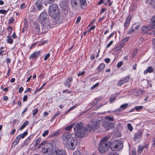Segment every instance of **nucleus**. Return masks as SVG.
<instances>
[{"instance_id": "1", "label": "nucleus", "mask_w": 155, "mask_h": 155, "mask_svg": "<svg viewBox=\"0 0 155 155\" xmlns=\"http://www.w3.org/2000/svg\"><path fill=\"white\" fill-rule=\"evenodd\" d=\"M48 13L50 16L54 18L52 25L56 26L62 22L60 12L57 4L54 3L51 5L49 7Z\"/></svg>"}, {"instance_id": "2", "label": "nucleus", "mask_w": 155, "mask_h": 155, "mask_svg": "<svg viewBox=\"0 0 155 155\" xmlns=\"http://www.w3.org/2000/svg\"><path fill=\"white\" fill-rule=\"evenodd\" d=\"M62 138L66 142L65 146L69 150L74 149L77 145V140L76 138L71 137L68 134H63Z\"/></svg>"}, {"instance_id": "3", "label": "nucleus", "mask_w": 155, "mask_h": 155, "mask_svg": "<svg viewBox=\"0 0 155 155\" xmlns=\"http://www.w3.org/2000/svg\"><path fill=\"white\" fill-rule=\"evenodd\" d=\"M76 131L75 135L78 137L81 138L84 137L86 135L89 131L88 127H84L82 122H79L76 124L74 128Z\"/></svg>"}, {"instance_id": "4", "label": "nucleus", "mask_w": 155, "mask_h": 155, "mask_svg": "<svg viewBox=\"0 0 155 155\" xmlns=\"http://www.w3.org/2000/svg\"><path fill=\"white\" fill-rule=\"evenodd\" d=\"M48 16L47 12L45 11L42 12L40 15L38 19L39 22L44 28L48 29L54 27V25H52L49 23Z\"/></svg>"}, {"instance_id": "5", "label": "nucleus", "mask_w": 155, "mask_h": 155, "mask_svg": "<svg viewBox=\"0 0 155 155\" xmlns=\"http://www.w3.org/2000/svg\"><path fill=\"white\" fill-rule=\"evenodd\" d=\"M42 145V152L43 154L45 155H52L54 150L51 144L42 142L39 145V148H41Z\"/></svg>"}, {"instance_id": "6", "label": "nucleus", "mask_w": 155, "mask_h": 155, "mask_svg": "<svg viewBox=\"0 0 155 155\" xmlns=\"http://www.w3.org/2000/svg\"><path fill=\"white\" fill-rule=\"evenodd\" d=\"M110 144L111 150L114 151H119L122 149L123 147L122 141L118 140H113Z\"/></svg>"}, {"instance_id": "7", "label": "nucleus", "mask_w": 155, "mask_h": 155, "mask_svg": "<svg viewBox=\"0 0 155 155\" xmlns=\"http://www.w3.org/2000/svg\"><path fill=\"white\" fill-rule=\"evenodd\" d=\"M110 148V142L107 141V142H100L99 150L101 153H104Z\"/></svg>"}, {"instance_id": "8", "label": "nucleus", "mask_w": 155, "mask_h": 155, "mask_svg": "<svg viewBox=\"0 0 155 155\" xmlns=\"http://www.w3.org/2000/svg\"><path fill=\"white\" fill-rule=\"evenodd\" d=\"M104 125L108 127H111L114 125L115 123L113 117L107 116L104 119Z\"/></svg>"}, {"instance_id": "9", "label": "nucleus", "mask_w": 155, "mask_h": 155, "mask_svg": "<svg viewBox=\"0 0 155 155\" xmlns=\"http://www.w3.org/2000/svg\"><path fill=\"white\" fill-rule=\"evenodd\" d=\"M53 155H67L66 151L64 149H59L56 148L54 150Z\"/></svg>"}, {"instance_id": "10", "label": "nucleus", "mask_w": 155, "mask_h": 155, "mask_svg": "<svg viewBox=\"0 0 155 155\" xmlns=\"http://www.w3.org/2000/svg\"><path fill=\"white\" fill-rule=\"evenodd\" d=\"M87 127H89V131H91L94 129H96L98 127L97 123L95 121L92 122L91 124L88 125Z\"/></svg>"}, {"instance_id": "11", "label": "nucleus", "mask_w": 155, "mask_h": 155, "mask_svg": "<svg viewBox=\"0 0 155 155\" xmlns=\"http://www.w3.org/2000/svg\"><path fill=\"white\" fill-rule=\"evenodd\" d=\"M129 77L128 76H127L125 78H122V79L119 80L117 83V85L118 86H121L123 84L127 82L128 81Z\"/></svg>"}, {"instance_id": "12", "label": "nucleus", "mask_w": 155, "mask_h": 155, "mask_svg": "<svg viewBox=\"0 0 155 155\" xmlns=\"http://www.w3.org/2000/svg\"><path fill=\"white\" fill-rule=\"evenodd\" d=\"M73 81V78L71 77H69L65 80L64 83V85L68 88H69L71 84V82Z\"/></svg>"}, {"instance_id": "13", "label": "nucleus", "mask_w": 155, "mask_h": 155, "mask_svg": "<svg viewBox=\"0 0 155 155\" xmlns=\"http://www.w3.org/2000/svg\"><path fill=\"white\" fill-rule=\"evenodd\" d=\"M153 28V27L152 26L143 25L141 28V31L143 33H145L148 31L151 30Z\"/></svg>"}, {"instance_id": "14", "label": "nucleus", "mask_w": 155, "mask_h": 155, "mask_svg": "<svg viewBox=\"0 0 155 155\" xmlns=\"http://www.w3.org/2000/svg\"><path fill=\"white\" fill-rule=\"evenodd\" d=\"M40 54V51L35 52L30 55L29 58L30 59H35L39 57Z\"/></svg>"}, {"instance_id": "15", "label": "nucleus", "mask_w": 155, "mask_h": 155, "mask_svg": "<svg viewBox=\"0 0 155 155\" xmlns=\"http://www.w3.org/2000/svg\"><path fill=\"white\" fill-rule=\"evenodd\" d=\"M37 8L39 10H41L43 8L42 3L40 0H37L35 3Z\"/></svg>"}, {"instance_id": "16", "label": "nucleus", "mask_w": 155, "mask_h": 155, "mask_svg": "<svg viewBox=\"0 0 155 155\" xmlns=\"http://www.w3.org/2000/svg\"><path fill=\"white\" fill-rule=\"evenodd\" d=\"M142 132H138L135 133L134 135V140L135 141L140 139L142 136Z\"/></svg>"}, {"instance_id": "17", "label": "nucleus", "mask_w": 155, "mask_h": 155, "mask_svg": "<svg viewBox=\"0 0 155 155\" xmlns=\"http://www.w3.org/2000/svg\"><path fill=\"white\" fill-rule=\"evenodd\" d=\"M128 105L127 103L121 105L120 107L116 110L117 111H120L126 109Z\"/></svg>"}, {"instance_id": "18", "label": "nucleus", "mask_w": 155, "mask_h": 155, "mask_svg": "<svg viewBox=\"0 0 155 155\" xmlns=\"http://www.w3.org/2000/svg\"><path fill=\"white\" fill-rule=\"evenodd\" d=\"M153 68L152 67H148L147 69L144 71V74H146L148 73H151L153 72Z\"/></svg>"}, {"instance_id": "19", "label": "nucleus", "mask_w": 155, "mask_h": 155, "mask_svg": "<svg viewBox=\"0 0 155 155\" xmlns=\"http://www.w3.org/2000/svg\"><path fill=\"white\" fill-rule=\"evenodd\" d=\"M34 28V30L36 31V32H39L40 31V29L39 27V25L37 22H33Z\"/></svg>"}, {"instance_id": "20", "label": "nucleus", "mask_w": 155, "mask_h": 155, "mask_svg": "<svg viewBox=\"0 0 155 155\" xmlns=\"http://www.w3.org/2000/svg\"><path fill=\"white\" fill-rule=\"evenodd\" d=\"M75 124H71L66 127H65L64 129V130H66L67 131H71V129L73 127Z\"/></svg>"}, {"instance_id": "21", "label": "nucleus", "mask_w": 155, "mask_h": 155, "mask_svg": "<svg viewBox=\"0 0 155 155\" xmlns=\"http://www.w3.org/2000/svg\"><path fill=\"white\" fill-rule=\"evenodd\" d=\"M78 0H71V3L72 7L75 8L77 5V2Z\"/></svg>"}, {"instance_id": "22", "label": "nucleus", "mask_w": 155, "mask_h": 155, "mask_svg": "<svg viewBox=\"0 0 155 155\" xmlns=\"http://www.w3.org/2000/svg\"><path fill=\"white\" fill-rule=\"evenodd\" d=\"M61 12L64 15H68V8L66 6L62 7Z\"/></svg>"}, {"instance_id": "23", "label": "nucleus", "mask_w": 155, "mask_h": 155, "mask_svg": "<svg viewBox=\"0 0 155 155\" xmlns=\"http://www.w3.org/2000/svg\"><path fill=\"white\" fill-rule=\"evenodd\" d=\"M80 5L81 8L86 6L87 5L86 0H79Z\"/></svg>"}, {"instance_id": "24", "label": "nucleus", "mask_w": 155, "mask_h": 155, "mask_svg": "<svg viewBox=\"0 0 155 155\" xmlns=\"http://www.w3.org/2000/svg\"><path fill=\"white\" fill-rule=\"evenodd\" d=\"M105 68V64L104 63H101L97 67V69L99 71H101L103 70Z\"/></svg>"}, {"instance_id": "25", "label": "nucleus", "mask_w": 155, "mask_h": 155, "mask_svg": "<svg viewBox=\"0 0 155 155\" xmlns=\"http://www.w3.org/2000/svg\"><path fill=\"white\" fill-rule=\"evenodd\" d=\"M12 36H10L9 35H8L7 36V43L10 44L13 43V39L11 37Z\"/></svg>"}, {"instance_id": "26", "label": "nucleus", "mask_w": 155, "mask_h": 155, "mask_svg": "<svg viewBox=\"0 0 155 155\" xmlns=\"http://www.w3.org/2000/svg\"><path fill=\"white\" fill-rule=\"evenodd\" d=\"M28 124V121H26L22 125V126L20 127L19 130H22Z\"/></svg>"}, {"instance_id": "27", "label": "nucleus", "mask_w": 155, "mask_h": 155, "mask_svg": "<svg viewBox=\"0 0 155 155\" xmlns=\"http://www.w3.org/2000/svg\"><path fill=\"white\" fill-rule=\"evenodd\" d=\"M28 134V131H25L23 133H22L21 134L18 135V136H19L20 139L21 138H23L25 136H26Z\"/></svg>"}, {"instance_id": "28", "label": "nucleus", "mask_w": 155, "mask_h": 155, "mask_svg": "<svg viewBox=\"0 0 155 155\" xmlns=\"http://www.w3.org/2000/svg\"><path fill=\"white\" fill-rule=\"evenodd\" d=\"M144 147L142 145H139L138 147V151L139 153H142Z\"/></svg>"}, {"instance_id": "29", "label": "nucleus", "mask_w": 155, "mask_h": 155, "mask_svg": "<svg viewBox=\"0 0 155 155\" xmlns=\"http://www.w3.org/2000/svg\"><path fill=\"white\" fill-rule=\"evenodd\" d=\"M143 107V106H135L134 107V109H135L137 111H140V110L142 109Z\"/></svg>"}, {"instance_id": "30", "label": "nucleus", "mask_w": 155, "mask_h": 155, "mask_svg": "<svg viewBox=\"0 0 155 155\" xmlns=\"http://www.w3.org/2000/svg\"><path fill=\"white\" fill-rule=\"evenodd\" d=\"M30 141L28 139H27L24 141V143H23L21 145V147H22L24 146H25L26 145L28 144Z\"/></svg>"}, {"instance_id": "31", "label": "nucleus", "mask_w": 155, "mask_h": 155, "mask_svg": "<svg viewBox=\"0 0 155 155\" xmlns=\"http://www.w3.org/2000/svg\"><path fill=\"white\" fill-rule=\"evenodd\" d=\"M151 24L154 27H155V15L151 19Z\"/></svg>"}, {"instance_id": "32", "label": "nucleus", "mask_w": 155, "mask_h": 155, "mask_svg": "<svg viewBox=\"0 0 155 155\" xmlns=\"http://www.w3.org/2000/svg\"><path fill=\"white\" fill-rule=\"evenodd\" d=\"M132 27V28H133L134 29L137 30L139 28L140 25L138 24L137 25L136 24H134L133 25Z\"/></svg>"}, {"instance_id": "33", "label": "nucleus", "mask_w": 155, "mask_h": 155, "mask_svg": "<svg viewBox=\"0 0 155 155\" xmlns=\"http://www.w3.org/2000/svg\"><path fill=\"white\" fill-rule=\"evenodd\" d=\"M131 19V16L129 15L126 18L125 22L130 24V22Z\"/></svg>"}, {"instance_id": "34", "label": "nucleus", "mask_w": 155, "mask_h": 155, "mask_svg": "<svg viewBox=\"0 0 155 155\" xmlns=\"http://www.w3.org/2000/svg\"><path fill=\"white\" fill-rule=\"evenodd\" d=\"M116 97L112 95L110 98V102L111 103H112L116 99Z\"/></svg>"}, {"instance_id": "35", "label": "nucleus", "mask_w": 155, "mask_h": 155, "mask_svg": "<svg viewBox=\"0 0 155 155\" xmlns=\"http://www.w3.org/2000/svg\"><path fill=\"white\" fill-rule=\"evenodd\" d=\"M60 112L59 111H58L57 113H56L52 117V118L51 119V121H53V120L55 118L60 115Z\"/></svg>"}, {"instance_id": "36", "label": "nucleus", "mask_w": 155, "mask_h": 155, "mask_svg": "<svg viewBox=\"0 0 155 155\" xmlns=\"http://www.w3.org/2000/svg\"><path fill=\"white\" fill-rule=\"evenodd\" d=\"M109 138L107 137H103L101 139L100 142H107V141L108 139Z\"/></svg>"}, {"instance_id": "37", "label": "nucleus", "mask_w": 155, "mask_h": 155, "mask_svg": "<svg viewBox=\"0 0 155 155\" xmlns=\"http://www.w3.org/2000/svg\"><path fill=\"white\" fill-rule=\"evenodd\" d=\"M138 51V49H136L134 50L132 52V57L134 58L136 56V54H137Z\"/></svg>"}, {"instance_id": "38", "label": "nucleus", "mask_w": 155, "mask_h": 155, "mask_svg": "<svg viewBox=\"0 0 155 155\" xmlns=\"http://www.w3.org/2000/svg\"><path fill=\"white\" fill-rule=\"evenodd\" d=\"M20 139V137H19V136H18L16 137L14 141L15 142L16 144H18V143Z\"/></svg>"}, {"instance_id": "39", "label": "nucleus", "mask_w": 155, "mask_h": 155, "mask_svg": "<svg viewBox=\"0 0 155 155\" xmlns=\"http://www.w3.org/2000/svg\"><path fill=\"white\" fill-rule=\"evenodd\" d=\"M134 29L133 28H132V26L129 30L128 32V34H130L133 33L134 31Z\"/></svg>"}, {"instance_id": "40", "label": "nucleus", "mask_w": 155, "mask_h": 155, "mask_svg": "<svg viewBox=\"0 0 155 155\" xmlns=\"http://www.w3.org/2000/svg\"><path fill=\"white\" fill-rule=\"evenodd\" d=\"M8 9L7 11L6 10L1 9L0 10V13L5 15L8 12Z\"/></svg>"}, {"instance_id": "41", "label": "nucleus", "mask_w": 155, "mask_h": 155, "mask_svg": "<svg viewBox=\"0 0 155 155\" xmlns=\"http://www.w3.org/2000/svg\"><path fill=\"white\" fill-rule=\"evenodd\" d=\"M41 140V138H38L35 141V145L37 146L38 144L40 143Z\"/></svg>"}, {"instance_id": "42", "label": "nucleus", "mask_w": 155, "mask_h": 155, "mask_svg": "<svg viewBox=\"0 0 155 155\" xmlns=\"http://www.w3.org/2000/svg\"><path fill=\"white\" fill-rule=\"evenodd\" d=\"M127 126L129 130H130V131H132L133 129V128L132 126L131 125V124H128L127 125Z\"/></svg>"}, {"instance_id": "43", "label": "nucleus", "mask_w": 155, "mask_h": 155, "mask_svg": "<svg viewBox=\"0 0 155 155\" xmlns=\"http://www.w3.org/2000/svg\"><path fill=\"white\" fill-rule=\"evenodd\" d=\"M76 106H77L76 105H74V106L72 107H71L70 108H69V109L68 110H67V111H66V112L65 113V114H66L69 111H70L71 110H73L75 108V107H76Z\"/></svg>"}, {"instance_id": "44", "label": "nucleus", "mask_w": 155, "mask_h": 155, "mask_svg": "<svg viewBox=\"0 0 155 155\" xmlns=\"http://www.w3.org/2000/svg\"><path fill=\"white\" fill-rule=\"evenodd\" d=\"M129 39V37H126L124 38L122 41L121 42L125 44V43Z\"/></svg>"}, {"instance_id": "45", "label": "nucleus", "mask_w": 155, "mask_h": 155, "mask_svg": "<svg viewBox=\"0 0 155 155\" xmlns=\"http://www.w3.org/2000/svg\"><path fill=\"white\" fill-rule=\"evenodd\" d=\"M48 133H49L48 130H46L45 131V132H44V133L43 134L42 136L43 137H45L46 136H47L48 134Z\"/></svg>"}, {"instance_id": "46", "label": "nucleus", "mask_w": 155, "mask_h": 155, "mask_svg": "<svg viewBox=\"0 0 155 155\" xmlns=\"http://www.w3.org/2000/svg\"><path fill=\"white\" fill-rule=\"evenodd\" d=\"M129 25H130V24L125 22L124 23V29H127L129 27Z\"/></svg>"}, {"instance_id": "47", "label": "nucleus", "mask_w": 155, "mask_h": 155, "mask_svg": "<svg viewBox=\"0 0 155 155\" xmlns=\"http://www.w3.org/2000/svg\"><path fill=\"white\" fill-rule=\"evenodd\" d=\"M99 83L98 82L96 83V84H94L92 87H91V89L92 90L97 87L99 84Z\"/></svg>"}, {"instance_id": "48", "label": "nucleus", "mask_w": 155, "mask_h": 155, "mask_svg": "<svg viewBox=\"0 0 155 155\" xmlns=\"http://www.w3.org/2000/svg\"><path fill=\"white\" fill-rule=\"evenodd\" d=\"M123 64V62L122 61H120L118 63L117 65V66L118 68H120Z\"/></svg>"}, {"instance_id": "49", "label": "nucleus", "mask_w": 155, "mask_h": 155, "mask_svg": "<svg viewBox=\"0 0 155 155\" xmlns=\"http://www.w3.org/2000/svg\"><path fill=\"white\" fill-rule=\"evenodd\" d=\"M55 0H46V1L49 4L53 3L54 2Z\"/></svg>"}, {"instance_id": "50", "label": "nucleus", "mask_w": 155, "mask_h": 155, "mask_svg": "<svg viewBox=\"0 0 155 155\" xmlns=\"http://www.w3.org/2000/svg\"><path fill=\"white\" fill-rule=\"evenodd\" d=\"M114 32H113L112 33H111L110 35L108 36V37H107V40H108L109 39H110L111 37H113L114 35Z\"/></svg>"}, {"instance_id": "51", "label": "nucleus", "mask_w": 155, "mask_h": 155, "mask_svg": "<svg viewBox=\"0 0 155 155\" xmlns=\"http://www.w3.org/2000/svg\"><path fill=\"white\" fill-rule=\"evenodd\" d=\"M50 54L49 53H48L47 54H46L44 58V59L45 61L47 60L48 58L50 57Z\"/></svg>"}, {"instance_id": "52", "label": "nucleus", "mask_w": 155, "mask_h": 155, "mask_svg": "<svg viewBox=\"0 0 155 155\" xmlns=\"http://www.w3.org/2000/svg\"><path fill=\"white\" fill-rule=\"evenodd\" d=\"M113 41H110V42L107 44L106 46V47L107 48H109L110 46V45L113 44Z\"/></svg>"}, {"instance_id": "53", "label": "nucleus", "mask_w": 155, "mask_h": 155, "mask_svg": "<svg viewBox=\"0 0 155 155\" xmlns=\"http://www.w3.org/2000/svg\"><path fill=\"white\" fill-rule=\"evenodd\" d=\"M85 73V71H83L82 72H79L78 74V77H80V76L83 75Z\"/></svg>"}, {"instance_id": "54", "label": "nucleus", "mask_w": 155, "mask_h": 155, "mask_svg": "<svg viewBox=\"0 0 155 155\" xmlns=\"http://www.w3.org/2000/svg\"><path fill=\"white\" fill-rule=\"evenodd\" d=\"M38 111V109H35L33 111V114L34 115H35L37 113Z\"/></svg>"}, {"instance_id": "55", "label": "nucleus", "mask_w": 155, "mask_h": 155, "mask_svg": "<svg viewBox=\"0 0 155 155\" xmlns=\"http://www.w3.org/2000/svg\"><path fill=\"white\" fill-rule=\"evenodd\" d=\"M58 134L59 132H57L54 133L52 134H51V136L52 137H55L58 135Z\"/></svg>"}, {"instance_id": "56", "label": "nucleus", "mask_w": 155, "mask_h": 155, "mask_svg": "<svg viewBox=\"0 0 155 155\" xmlns=\"http://www.w3.org/2000/svg\"><path fill=\"white\" fill-rule=\"evenodd\" d=\"M28 97L27 95H24L23 98V101H26L27 100Z\"/></svg>"}, {"instance_id": "57", "label": "nucleus", "mask_w": 155, "mask_h": 155, "mask_svg": "<svg viewBox=\"0 0 155 155\" xmlns=\"http://www.w3.org/2000/svg\"><path fill=\"white\" fill-rule=\"evenodd\" d=\"M151 4L152 5V7L155 8V1H152L151 2Z\"/></svg>"}, {"instance_id": "58", "label": "nucleus", "mask_w": 155, "mask_h": 155, "mask_svg": "<svg viewBox=\"0 0 155 155\" xmlns=\"http://www.w3.org/2000/svg\"><path fill=\"white\" fill-rule=\"evenodd\" d=\"M81 19V17L80 16H78L77 19L76 21V23H78Z\"/></svg>"}, {"instance_id": "59", "label": "nucleus", "mask_w": 155, "mask_h": 155, "mask_svg": "<svg viewBox=\"0 0 155 155\" xmlns=\"http://www.w3.org/2000/svg\"><path fill=\"white\" fill-rule=\"evenodd\" d=\"M125 45V44H124V43H123L122 42H121V44L119 45H118V47L119 48H121L122 47H123Z\"/></svg>"}, {"instance_id": "60", "label": "nucleus", "mask_w": 155, "mask_h": 155, "mask_svg": "<svg viewBox=\"0 0 155 155\" xmlns=\"http://www.w3.org/2000/svg\"><path fill=\"white\" fill-rule=\"evenodd\" d=\"M106 10V9L105 8H102L100 11V14H102Z\"/></svg>"}, {"instance_id": "61", "label": "nucleus", "mask_w": 155, "mask_h": 155, "mask_svg": "<svg viewBox=\"0 0 155 155\" xmlns=\"http://www.w3.org/2000/svg\"><path fill=\"white\" fill-rule=\"evenodd\" d=\"M105 61L107 63H109L110 61V59L109 58H106L104 59Z\"/></svg>"}, {"instance_id": "62", "label": "nucleus", "mask_w": 155, "mask_h": 155, "mask_svg": "<svg viewBox=\"0 0 155 155\" xmlns=\"http://www.w3.org/2000/svg\"><path fill=\"white\" fill-rule=\"evenodd\" d=\"M23 90H24L23 88L22 87H21L19 89V91H18L19 93H21L23 91Z\"/></svg>"}, {"instance_id": "63", "label": "nucleus", "mask_w": 155, "mask_h": 155, "mask_svg": "<svg viewBox=\"0 0 155 155\" xmlns=\"http://www.w3.org/2000/svg\"><path fill=\"white\" fill-rule=\"evenodd\" d=\"M151 34H152L155 36V28H153V31L151 33Z\"/></svg>"}, {"instance_id": "64", "label": "nucleus", "mask_w": 155, "mask_h": 155, "mask_svg": "<svg viewBox=\"0 0 155 155\" xmlns=\"http://www.w3.org/2000/svg\"><path fill=\"white\" fill-rule=\"evenodd\" d=\"M152 43L153 44L154 48H155V38L153 39Z\"/></svg>"}]
</instances>
